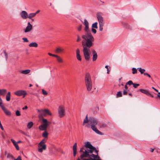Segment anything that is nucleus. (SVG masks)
Masks as SVG:
<instances>
[{
    "label": "nucleus",
    "instance_id": "obj_1",
    "mask_svg": "<svg viewBox=\"0 0 160 160\" xmlns=\"http://www.w3.org/2000/svg\"><path fill=\"white\" fill-rule=\"evenodd\" d=\"M83 24L85 26L84 30L86 33L82 36L83 39L82 42L83 52L85 59L87 61L89 60L91 54L90 48L92 46L94 41L93 37L91 35L89 29V23L86 19H84Z\"/></svg>",
    "mask_w": 160,
    "mask_h": 160
},
{
    "label": "nucleus",
    "instance_id": "obj_2",
    "mask_svg": "<svg viewBox=\"0 0 160 160\" xmlns=\"http://www.w3.org/2000/svg\"><path fill=\"white\" fill-rule=\"evenodd\" d=\"M85 83L87 91L91 90L92 87V82L90 75L88 73L86 74L85 78Z\"/></svg>",
    "mask_w": 160,
    "mask_h": 160
},
{
    "label": "nucleus",
    "instance_id": "obj_3",
    "mask_svg": "<svg viewBox=\"0 0 160 160\" xmlns=\"http://www.w3.org/2000/svg\"><path fill=\"white\" fill-rule=\"evenodd\" d=\"M87 123L91 124V125L95 126L98 124V122L96 119L93 117H90L88 119V115H87L84 120L83 125Z\"/></svg>",
    "mask_w": 160,
    "mask_h": 160
},
{
    "label": "nucleus",
    "instance_id": "obj_4",
    "mask_svg": "<svg viewBox=\"0 0 160 160\" xmlns=\"http://www.w3.org/2000/svg\"><path fill=\"white\" fill-rule=\"evenodd\" d=\"M65 108L63 105L59 106L58 110V117L60 118L64 117L65 115Z\"/></svg>",
    "mask_w": 160,
    "mask_h": 160
},
{
    "label": "nucleus",
    "instance_id": "obj_5",
    "mask_svg": "<svg viewBox=\"0 0 160 160\" xmlns=\"http://www.w3.org/2000/svg\"><path fill=\"white\" fill-rule=\"evenodd\" d=\"M42 122L43 124L39 126V129L42 131H46L50 122L46 119L44 118H42Z\"/></svg>",
    "mask_w": 160,
    "mask_h": 160
},
{
    "label": "nucleus",
    "instance_id": "obj_6",
    "mask_svg": "<svg viewBox=\"0 0 160 160\" xmlns=\"http://www.w3.org/2000/svg\"><path fill=\"white\" fill-rule=\"evenodd\" d=\"M103 14L100 12H98L97 13V18L98 20L99 24H104V21L102 17Z\"/></svg>",
    "mask_w": 160,
    "mask_h": 160
},
{
    "label": "nucleus",
    "instance_id": "obj_7",
    "mask_svg": "<svg viewBox=\"0 0 160 160\" xmlns=\"http://www.w3.org/2000/svg\"><path fill=\"white\" fill-rule=\"evenodd\" d=\"M14 94L18 96H23V98H24L27 94V93L25 91L23 90H19L14 92Z\"/></svg>",
    "mask_w": 160,
    "mask_h": 160
},
{
    "label": "nucleus",
    "instance_id": "obj_8",
    "mask_svg": "<svg viewBox=\"0 0 160 160\" xmlns=\"http://www.w3.org/2000/svg\"><path fill=\"white\" fill-rule=\"evenodd\" d=\"M20 15L22 19H26L28 18V14L25 11H22L20 13Z\"/></svg>",
    "mask_w": 160,
    "mask_h": 160
},
{
    "label": "nucleus",
    "instance_id": "obj_9",
    "mask_svg": "<svg viewBox=\"0 0 160 160\" xmlns=\"http://www.w3.org/2000/svg\"><path fill=\"white\" fill-rule=\"evenodd\" d=\"M141 92L144 93V94H145L149 96H150L151 97L153 98V95L151 94L147 90V89H140L139 90Z\"/></svg>",
    "mask_w": 160,
    "mask_h": 160
},
{
    "label": "nucleus",
    "instance_id": "obj_10",
    "mask_svg": "<svg viewBox=\"0 0 160 160\" xmlns=\"http://www.w3.org/2000/svg\"><path fill=\"white\" fill-rule=\"evenodd\" d=\"M32 25L29 22L28 23V26L26 27V28L24 30V32L27 33L30 32L32 29Z\"/></svg>",
    "mask_w": 160,
    "mask_h": 160
},
{
    "label": "nucleus",
    "instance_id": "obj_11",
    "mask_svg": "<svg viewBox=\"0 0 160 160\" xmlns=\"http://www.w3.org/2000/svg\"><path fill=\"white\" fill-rule=\"evenodd\" d=\"M80 51L79 48L77 49L76 50V57L77 60L79 61L82 60V58L80 54Z\"/></svg>",
    "mask_w": 160,
    "mask_h": 160
},
{
    "label": "nucleus",
    "instance_id": "obj_12",
    "mask_svg": "<svg viewBox=\"0 0 160 160\" xmlns=\"http://www.w3.org/2000/svg\"><path fill=\"white\" fill-rule=\"evenodd\" d=\"M83 153L80 156L81 158L83 160V158L85 157H87L89 156V152L87 151V150H85V151L82 152Z\"/></svg>",
    "mask_w": 160,
    "mask_h": 160
},
{
    "label": "nucleus",
    "instance_id": "obj_13",
    "mask_svg": "<svg viewBox=\"0 0 160 160\" xmlns=\"http://www.w3.org/2000/svg\"><path fill=\"white\" fill-rule=\"evenodd\" d=\"M91 128L97 134L99 135H102V133L97 129L95 126L91 125Z\"/></svg>",
    "mask_w": 160,
    "mask_h": 160
},
{
    "label": "nucleus",
    "instance_id": "obj_14",
    "mask_svg": "<svg viewBox=\"0 0 160 160\" xmlns=\"http://www.w3.org/2000/svg\"><path fill=\"white\" fill-rule=\"evenodd\" d=\"M92 53L93 55L92 61H94L97 60L98 55L96 51L94 49H92Z\"/></svg>",
    "mask_w": 160,
    "mask_h": 160
},
{
    "label": "nucleus",
    "instance_id": "obj_15",
    "mask_svg": "<svg viewBox=\"0 0 160 160\" xmlns=\"http://www.w3.org/2000/svg\"><path fill=\"white\" fill-rule=\"evenodd\" d=\"M45 142L44 140L43 139L39 143L38 145L39 147L42 146V148L44 150L46 149V145L44 144Z\"/></svg>",
    "mask_w": 160,
    "mask_h": 160
},
{
    "label": "nucleus",
    "instance_id": "obj_16",
    "mask_svg": "<svg viewBox=\"0 0 160 160\" xmlns=\"http://www.w3.org/2000/svg\"><path fill=\"white\" fill-rule=\"evenodd\" d=\"M2 109L3 111L5 114L8 116H10L11 115V112L8 110L5 107H2Z\"/></svg>",
    "mask_w": 160,
    "mask_h": 160
},
{
    "label": "nucleus",
    "instance_id": "obj_17",
    "mask_svg": "<svg viewBox=\"0 0 160 160\" xmlns=\"http://www.w3.org/2000/svg\"><path fill=\"white\" fill-rule=\"evenodd\" d=\"M77 143H74L73 146V154L74 156H75L77 153Z\"/></svg>",
    "mask_w": 160,
    "mask_h": 160
},
{
    "label": "nucleus",
    "instance_id": "obj_18",
    "mask_svg": "<svg viewBox=\"0 0 160 160\" xmlns=\"http://www.w3.org/2000/svg\"><path fill=\"white\" fill-rule=\"evenodd\" d=\"M37 111L38 112H39V114L38 115V117L40 118H42L44 114L42 113V112H43V110L41 109L40 110L39 109H38Z\"/></svg>",
    "mask_w": 160,
    "mask_h": 160
},
{
    "label": "nucleus",
    "instance_id": "obj_19",
    "mask_svg": "<svg viewBox=\"0 0 160 160\" xmlns=\"http://www.w3.org/2000/svg\"><path fill=\"white\" fill-rule=\"evenodd\" d=\"M63 50L64 49L62 48L58 47L56 48L55 52L56 53H59L63 52Z\"/></svg>",
    "mask_w": 160,
    "mask_h": 160
},
{
    "label": "nucleus",
    "instance_id": "obj_20",
    "mask_svg": "<svg viewBox=\"0 0 160 160\" xmlns=\"http://www.w3.org/2000/svg\"><path fill=\"white\" fill-rule=\"evenodd\" d=\"M28 46L30 47H33L36 48L38 46V44L36 42H32L30 43Z\"/></svg>",
    "mask_w": 160,
    "mask_h": 160
},
{
    "label": "nucleus",
    "instance_id": "obj_21",
    "mask_svg": "<svg viewBox=\"0 0 160 160\" xmlns=\"http://www.w3.org/2000/svg\"><path fill=\"white\" fill-rule=\"evenodd\" d=\"M11 92H8L6 95V100L7 101H9L10 100Z\"/></svg>",
    "mask_w": 160,
    "mask_h": 160
},
{
    "label": "nucleus",
    "instance_id": "obj_22",
    "mask_svg": "<svg viewBox=\"0 0 160 160\" xmlns=\"http://www.w3.org/2000/svg\"><path fill=\"white\" fill-rule=\"evenodd\" d=\"M30 72V70L27 69L24 70H22L20 71V73L24 74H27L29 73Z\"/></svg>",
    "mask_w": 160,
    "mask_h": 160
},
{
    "label": "nucleus",
    "instance_id": "obj_23",
    "mask_svg": "<svg viewBox=\"0 0 160 160\" xmlns=\"http://www.w3.org/2000/svg\"><path fill=\"white\" fill-rule=\"evenodd\" d=\"M7 90L5 89H0V95L4 96L7 92Z\"/></svg>",
    "mask_w": 160,
    "mask_h": 160
},
{
    "label": "nucleus",
    "instance_id": "obj_24",
    "mask_svg": "<svg viewBox=\"0 0 160 160\" xmlns=\"http://www.w3.org/2000/svg\"><path fill=\"white\" fill-rule=\"evenodd\" d=\"M85 146L88 148H89L93 147L89 142H87L85 144Z\"/></svg>",
    "mask_w": 160,
    "mask_h": 160
},
{
    "label": "nucleus",
    "instance_id": "obj_25",
    "mask_svg": "<svg viewBox=\"0 0 160 160\" xmlns=\"http://www.w3.org/2000/svg\"><path fill=\"white\" fill-rule=\"evenodd\" d=\"M55 57L57 58V60L58 62L62 63L63 62L62 59L59 56L56 55Z\"/></svg>",
    "mask_w": 160,
    "mask_h": 160
},
{
    "label": "nucleus",
    "instance_id": "obj_26",
    "mask_svg": "<svg viewBox=\"0 0 160 160\" xmlns=\"http://www.w3.org/2000/svg\"><path fill=\"white\" fill-rule=\"evenodd\" d=\"M35 13H31L28 14V18L31 19L32 18H34L35 16Z\"/></svg>",
    "mask_w": 160,
    "mask_h": 160
},
{
    "label": "nucleus",
    "instance_id": "obj_27",
    "mask_svg": "<svg viewBox=\"0 0 160 160\" xmlns=\"http://www.w3.org/2000/svg\"><path fill=\"white\" fill-rule=\"evenodd\" d=\"M137 69L140 72L141 74H143L144 73H145V72L146 70L145 69H142L141 68H138Z\"/></svg>",
    "mask_w": 160,
    "mask_h": 160
},
{
    "label": "nucleus",
    "instance_id": "obj_28",
    "mask_svg": "<svg viewBox=\"0 0 160 160\" xmlns=\"http://www.w3.org/2000/svg\"><path fill=\"white\" fill-rule=\"evenodd\" d=\"M43 112H45V115L46 114H47L50 116L52 115V113L48 109H45L44 110H43Z\"/></svg>",
    "mask_w": 160,
    "mask_h": 160
},
{
    "label": "nucleus",
    "instance_id": "obj_29",
    "mask_svg": "<svg viewBox=\"0 0 160 160\" xmlns=\"http://www.w3.org/2000/svg\"><path fill=\"white\" fill-rule=\"evenodd\" d=\"M33 125L32 122H30L28 123L27 127L29 129H30Z\"/></svg>",
    "mask_w": 160,
    "mask_h": 160
},
{
    "label": "nucleus",
    "instance_id": "obj_30",
    "mask_svg": "<svg viewBox=\"0 0 160 160\" xmlns=\"http://www.w3.org/2000/svg\"><path fill=\"white\" fill-rule=\"evenodd\" d=\"M48 135V133L46 131H45L42 134V136L43 137L45 138H47Z\"/></svg>",
    "mask_w": 160,
    "mask_h": 160
},
{
    "label": "nucleus",
    "instance_id": "obj_31",
    "mask_svg": "<svg viewBox=\"0 0 160 160\" xmlns=\"http://www.w3.org/2000/svg\"><path fill=\"white\" fill-rule=\"evenodd\" d=\"M89 149L87 151L89 152V153H92L94 151V150H96V148L94 147H92V148H89Z\"/></svg>",
    "mask_w": 160,
    "mask_h": 160
},
{
    "label": "nucleus",
    "instance_id": "obj_32",
    "mask_svg": "<svg viewBox=\"0 0 160 160\" xmlns=\"http://www.w3.org/2000/svg\"><path fill=\"white\" fill-rule=\"evenodd\" d=\"M97 24L98 23L97 22H95L94 23L92 24V27L93 28H98V26H97Z\"/></svg>",
    "mask_w": 160,
    "mask_h": 160
},
{
    "label": "nucleus",
    "instance_id": "obj_33",
    "mask_svg": "<svg viewBox=\"0 0 160 160\" xmlns=\"http://www.w3.org/2000/svg\"><path fill=\"white\" fill-rule=\"evenodd\" d=\"M137 69H136L134 68H133L132 69V73L133 74L137 73Z\"/></svg>",
    "mask_w": 160,
    "mask_h": 160
},
{
    "label": "nucleus",
    "instance_id": "obj_34",
    "mask_svg": "<svg viewBox=\"0 0 160 160\" xmlns=\"http://www.w3.org/2000/svg\"><path fill=\"white\" fill-rule=\"evenodd\" d=\"M116 96L117 98L120 97H122V94L121 92L120 91L118 92H117Z\"/></svg>",
    "mask_w": 160,
    "mask_h": 160
},
{
    "label": "nucleus",
    "instance_id": "obj_35",
    "mask_svg": "<svg viewBox=\"0 0 160 160\" xmlns=\"http://www.w3.org/2000/svg\"><path fill=\"white\" fill-rule=\"evenodd\" d=\"M104 24H99V30L100 31H101L103 29V27Z\"/></svg>",
    "mask_w": 160,
    "mask_h": 160
},
{
    "label": "nucleus",
    "instance_id": "obj_36",
    "mask_svg": "<svg viewBox=\"0 0 160 160\" xmlns=\"http://www.w3.org/2000/svg\"><path fill=\"white\" fill-rule=\"evenodd\" d=\"M82 25L81 24L79 25L77 27V29L78 31H80L82 29Z\"/></svg>",
    "mask_w": 160,
    "mask_h": 160
},
{
    "label": "nucleus",
    "instance_id": "obj_37",
    "mask_svg": "<svg viewBox=\"0 0 160 160\" xmlns=\"http://www.w3.org/2000/svg\"><path fill=\"white\" fill-rule=\"evenodd\" d=\"M128 91L129 90H128L123 89L122 92V94L124 95H126L128 93Z\"/></svg>",
    "mask_w": 160,
    "mask_h": 160
},
{
    "label": "nucleus",
    "instance_id": "obj_38",
    "mask_svg": "<svg viewBox=\"0 0 160 160\" xmlns=\"http://www.w3.org/2000/svg\"><path fill=\"white\" fill-rule=\"evenodd\" d=\"M77 40H76V41L77 42H79L81 40V37H80V36L78 35H77Z\"/></svg>",
    "mask_w": 160,
    "mask_h": 160
},
{
    "label": "nucleus",
    "instance_id": "obj_39",
    "mask_svg": "<svg viewBox=\"0 0 160 160\" xmlns=\"http://www.w3.org/2000/svg\"><path fill=\"white\" fill-rule=\"evenodd\" d=\"M105 68L107 69V73L108 74H109V72L110 71V67H109L108 66L106 65L105 66Z\"/></svg>",
    "mask_w": 160,
    "mask_h": 160
},
{
    "label": "nucleus",
    "instance_id": "obj_40",
    "mask_svg": "<svg viewBox=\"0 0 160 160\" xmlns=\"http://www.w3.org/2000/svg\"><path fill=\"white\" fill-rule=\"evenodd\" d=\"M3 52L6 60H7L8 58V54L5 51H4Z\"/></svg>",
    "mask_w": 160,
    "mask_h": 160
},
{
    "label": "nucleus",
    "instance_id": "obj_41",
    "mask_svg": "<svg viewBox=\"0 0 160 160\" xmlns=\"http://www.w3.org/2000/svg\"><path fill=\"white\" fill-rule=\"evenodd\" d=\"M133 83L132 81L130 80L128 81L126 83V84L129 85H133Z\"/></svg>",
    "mask_w": 160,
    "mask_h": 160
},
{
    "label": "nucleus",
    "instance_id": "obj_42",
    "mask_svg": "<svg viewBox=\"0 0 160 160\" xmlns=\"http://www.w3.org/2000/svg\"><path fill=\"white\" fill-rule=\"evenodd\" d=\"M132 85L133 86V87L135 88H137V87H138V86H139V84H138V83H133Z\"/></svg>",
    "mask_w": 160,
    "mask_h": 160
},
{
    "label": "nucleus",
    "instance_id": "obj_43",
    "mask_svg": "<svg viewBox=\"0 0 160 160\" xmlns=\"http://www.w3.org/2000/svg\"><path fill=\"white\" fill-rule=\"evenodd\" d=\"M22 39L23 40V42H28V40L27 38H22Z\"/></svg>",
    "mask_w": 160,
    "mask_h": 160
},
{
    "label": "nucleus",
    "instance_id": "obj_44",
    "mask_svg": "<svg viewBox=\"0 0 160 160\" xmlns=\"http://www.w3.org/2000/svg\"><path fill=\"white\" fill-rule=\"evenodd\" d=\"M42 93L43 95H46L48 94V93L44 89H42Z\"/></svg>",
    "mask_w": 160,
    "mask_h": 160
},
{
    "label": "nucleus",
    "instance_id": "obj_45",
    "mask_svg": "<svg viewBox=\"0 0 160 160\" xmlns=\"http://www.w3.org/2000/svg\"><path fill=\"white\" fill-rule=\"evenodd\" d=\"M16 115L17 116H19L21 115L20 112L18 110H17L16 111Z\"/></svg>",
    "mask_w": 160,
    "mask_h": 160
},
{
    "label": "nucleus",
    "instance_id": "obj_46",
    "mask_svg": "<svg viewBox=\"0 0 160 160\" xmlns=\"http://www.w3.org/2000/svg\"><path fill=\"white\" fill-rule=\"evenodd\" d=\"M89 156H91V157L94 158H97V157L98 156V155H95L94 154H92L91 155H89Z\"/></svg>",
    "mask_w": 160,
    "mask_h": 160
},
{
    "label": "nucleus",
    "instance_id": "obj_47",
    "mask_svg": "<svg viewBox=\"0 0 160 160\" xmlns=\"http://www.w3.org/2000/svg\"><path fill=\"white\" fill-rule=\"evenodd\" d=\"M14 146H15L16 149L17 150H19V147L17 143H16L15 145H14Z\"/></svg>",
    "mask_w": 160,
    "mask_h": 160
},
{
    "label": "nucleus",
    "instance_id": "obj_48",
    "mask_svg": "<svg viewBox=\"0 0 160 160\" xmlns=\"http://www.w3.org/2000/svg\"><path fill=\"white\" fill-rule=\"evenodd\" d=\"M2 100L1 99V98H0V107H1V108H2V107H4L2 105Z\"/></svg>",
    "mask_w": 160,
    "mask_h": 160
},
{
    "label": "nucleus",
    "instance_id": "obj_49",
    "mask_svg": "<svg viewBox=\"0 0 160 160\" xmlns=\"http://www.w3.org/2000/svg\"><path fill=\"white\" fill-rule=\"evenodd\" d=\"M92 31L94 34L96 33L97 32L96 30L93 28H92Z\"/></svg>",
    "mask_w": 160,
    "mask_h": 160
},
{
    "label": "nucleus",
    "instance_id": "obj_50",
    "mask_svg": "<svg viewBox=\"0 0 160 160\" xmlns=\"http://www.w3.org/2000/svg\"><path fill=\"white\" fill-rule=\"evenodd\" d=\"M11 141L12 142L14 145H15L16 143H17V142H16L13 139H11Z\"/></svg>",
    "mask_w": 160,
    "mask_h": 160
},
{
    "label": "nucleus",
    "instance_id": "obj_51",
    "mask_svg": "<svg viewBox=\"0 0 160 160\" xmlns=\"http://www.w3.org/2000/svg\"><path fill=\"white\" fill-rule=\"evenodd\" d=\"M144 75L145 76H147L149 78H151V76L149 74H148L146 72L145 73H144Z\"/></svg>",
    "mask_w": 160,
    "mask_h": 160
},
{
    "label": "nucleus",
    "instance_id": "obj_52",
    "mask_svg": "<svg viewBox=\"0 0 160 160\" xmlns=\"http://www.w3.org/2000/svg\"><path fill=\"white\" fill-rule=\"evenodd\" d=\"M8 158H12L13 159V157L10 154H8L7 156Z\"/></svg>",
    "mask_w": 160,
    "mask_h": 160
},
{
    "label": "nucleus",
    "instance_id": "obj_53",
    "mask_svg": "<svg viewBox=\"0 0 160 160\" xmlns=\"http://www.w3.org/2000/svg\"><path fill=\"white\" fill-rule=\"evenodd\" d=\"M48 54L50 56H53V57H55V56H56V55H55V54H52V53H48Z\"/></svg>",
    "mask_w": 160,
    "mask_h": 160
},
{
    "label": "nucleus",
    "instance_id": "obj_54",
    "mask_svg": "<svg viewBox=\"0 0 160 160\" xmlns=\"http://www.w3.org/2000/svg\"><path fill=\"white\" fill-rule=\"evenodd\" d=\"M83 160H101L100 159H96L94 158H92L91 159H83Z\"/></svg>",
    "mask_w": 160,
    "mask_h": 160
},
{
    "label": "nucleus",
    "instance_id": "obj_55",
    "mask_svg": "<svg viewBox=\"0 0 160 160\" xmlns=\"http://www.w3.org/2000/svg\"><path fill=\"white\" fill-rule=\"evenodd\" d=\"M14 160H22L21 157L20 156H18L16 159H14Z\"/></svg>",
    "mask_w": 160,
    "mask_h": 160
},
{
    "label": "nucleus",
    "instance_id": "obj_56",
    "mask_svg": "<svg viewBox=\"0 0 160 160\" xmlns=\"http://www.w3.org/2000/svg\"><path fill=\"white\" fill-rule=\"evenodd\" d=\"M158 94L157 95V97L158 98L159 100H160V92H158Z\"/></svg>",
    "mask_w": 160,
    "mask_h": 160
},
{
    "label": "nucleus",
    "instance_id": "obj_57",
    "mask_svg": "<svg viewBox=\"0 0 160 160\" xmlns=\"http://www.w3.org/2000/svg\"><path fill=\"white\" fill-rule=\"evenodd\" d=\"M42 150H43V149L42 148H40L38 149V152H42Z\"/></svg>",
    "mask_w": 160,
    "mask_h": 160
},
{
    "label": "nucleus",
    "instance_id": "obj_58",
    "mask_svg": "<svg viewBox=\"0 0 160 160\" xmlns=\"http://www.w3.org/2000/svg\"><path fill=\"white\" fill-rule=\"evenodd\" d=\"M83 148H80V152H83L84 151H83Z\"/></svg>",
    "mask_w": 160,
    "mask_h": 160
},
{
    "label": "nucleus",
    "instance_id": "obj_59",
    "mask_svg": "<svg viewBox=\"0 0 160 160\" xmlns=\"http://www.w3.org/2000/svg\"><path fill=\"white\" fill-rule=\"evenodd\" d=\"M0 128L2 130H4L3 128L2 124H0Z\"/></svg>",
    "mask_w": 160,
    "mask_h": 160
},
{
    "label": "nucleus",
    "instance_id": "obj_60",
    "mask_svg": "<svg viewBox=\"0 0 160 160\" xmlns=\"http://www.w3.org/2000/svg\"><path fill=\"white\" fill-rule=\"evenodd\" d=\"M127 84H126V85H125V87H124V88H125V89H124L127 90V89L128 88V86H127Z\"/></svg>",
    "mask_w": 160,
    "mask_h": 160
},
{
    "label": "nucleus",
    "instance_id": "obj_61",
    "mask_svg": "<svg viewBox=\"0 0 160 160\" xmlns=\"http://www.w3.org/2000/svg\"><path fill=\"white\" fill-rule=\"evenodd\" d=\"M28 108V107L27 106H25L22 109L23 110L26 109H27Z\"/></svg>",
    "mask_w": 160,
    "mask_h": 160
},
{
    "label": "nucleus",
    "instance_id": "obj_62",
    "mask_svg": "<svg viewBox=\"0 0 160 160\" xmlns=\"http://www.w3.org/2000/svg\"><path fill=\"white\" fill-rule=\"evenodd\" d=\"M40 12V11L39 10H38L35 13H35V15L38 13Z\"/></svg>",
    "mask_w": 160,
    "mask_h": 160
},
{
    "label": "nucleus",
    "instance_id": "obj_63",
    "mask_svg": "<svg viewBox=\"0 0 160 160\" xmlns=\"http://www.w3.org/2000/svg\"><path fill=\"white\" fill-rule=\"evenodd\" d=\"M152 88L154 90H155L156 92H158V90L156 89L155 88H154L153 87H152Z\"/></svg>",
    "mask_w": 160,
    "mask_h": 160
},
{
    "label": "nucleus",
    "instance_id": "obj_64",
    "mask_svg": "<svg viewBox=\"0 0 160 160\" xmlns=\"http://www.w3.org/2000/svg\"><path fill=\"white\" fill-rule=\"evenodd\" d=\"M102 126L103 127H105L106 126V125L105 124H103L102 125Z\"/></svg>",
    "mask_w": 160,
    "mask_h": 160
}]
</instances>
